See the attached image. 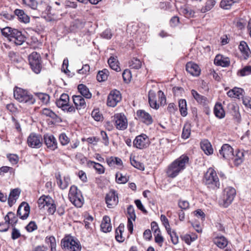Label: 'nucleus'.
Wrapping results in <instances>:
<instances>
[{
    "label": "nucleus",
    "instance_id": "obj_44",
    "mask_svg": "<svg viewBox=\"0 0 251 251\" xmlns=\"http://www.w3.org/2000/svg\"><path fill=\"white\" fill-rule=\"evenodd\" d=\"M216 1L215 0H208L204 7L202 8L201 11L205 13L211 10L215 5Z\"/></svg>",
    "mask_w": 251,
    "mask_h": 251
},
{
    "label": "nucleus",
    "instance_id": "obj_1",
    "mask_svg": "<svg viewBox=\"0 0 251 251\" xmlns=\"http://www.w3.org/2000/svg\"><path fill=\"white\" fill-rule=\"evenodd\" d=\"M189 157L185 155L180 156L171 164L167 169V174L168 177L174 178L185 168L189 162Z\"/></svg>",
    "mask_w": 251,
    "mask_h": 251
},
{
    "label": "nucleus",
    "instance_id": "obj_14",
    "mask_svg": "<svg viewBox=\"0 0 251 251\" xmlns=\"http://www.w3.org/2000/svg\"><path fill=\"white\" fill-rule=\"evenodd\" d=\"M30 213V206L25 202H23L17 210V215L22 220L26 219Z\"/></svg>",
    "mask_w": 251,
    "mask_h": 251
},
{
    "label": "nucleus",
    "instance_id": "obj_37",
    "mask_svg": "<svg viewBox=\"0 0 251 251\" xmlns=\"http://www.w3.org/2000/svg\"><path fill=\"white\" fill-rule=\"evenodd\" d=\"M179 111L181 116L185 117L187 114V104L185 100L181 99L178 101Z\"/></svg>",
    "mask_w": 251,
    "mask_h": 251
},
{
    "label": "nucleus",
    "instance_id": "obj_59",
    "mask_svg": "<svg viewBox=\"0 0 251 251\" xmlns=\"http://www.w3.org/2000/svg\"><path fill=\"white\" fill-rule=\"evenodd\" d=\"M178 206L182 210H186L189 207V203L187 201L180 200L178 202Z\"/></svg>",
    "mask_w": 251,
    "mask_h": 251
},
{
    "label": "nucleus",
    "instance_id": "obj_47",
    "mask_svg": "<svg viewBox=\"0 0 251 251\" xmlns=\"http://www.w3.org/2000/svg\"><path fill=\"white\" fill-rule=\"evenodd\" d=\"M59 140L60 144L62 146L67 145L70 141V138L65 133H62L59 135Z\"/></svg>",
    "mask_w": 251,
    "mask_h": 251
},
{
    "label": "nucleus",
    "instance_id": "obj_48",
    "mask_svg": "<svg viewBox=\"0 0 251 251\" xmlns=\"http://www.w3.org/2000/svg\"><path fill=\"white\" fill-rule=\"evenodd\" d=\"M130 66L133 69H139L141 67V61L137 58H133L129 63Z\"/></svg>",
    "mask_w": 251,
    "mask_h": 251
},
{
    "label": "nucleus",
    "instance_id": "obj_60",
    "mask_svg": "<svg viewBox=\"0 0 251 251\" xmlns=\"http://www.w3.org/2000/svg\"><path fill=\"white\" fill-rule=\"evenodd\" d=\"M122 76L125 82H127L128 81H129L131 77L130 71L125 70L122 74Z\"/></svg>",
    "mask_w": 251,
    "mask_h": 251
},
{
    "label": "nucleus",
    "instance_id": "obj_50",
    "mask_svg": "<svg viewBox=\"0 0 251 251\" xmlns=\"http://www.w3.org/2000/svg\"><path fill=\"white\" fill-rule=\"evenodd\" d=\"M167 233L170 236L172 242L173 244L176 245L178 243V237L176 235L175 231H172L171 229H170L169 231H167Z\"/></svg>",
    "mask_w": 251,
    "mask_h": 251
},
{
    "label": "nucleus",
    "instance_id": "obj_10",
    "mask_svg": "<svg viewBox=\"0 0 251 251\" xmlns=\"http://www.w3.org/2000/svg\"><path fill=\"white\" fill-rule=\"evenodd\" d=\"M28 145L32 148H40L42 146L43 139L40 135L31 133L27 138Z\"/></svg>",
    "mask_w": 251,
    "mask_h": 251
},
{
    "label": "nucleus",
    "instance_id": "obj_62",
    "mask_svg": "<svg viewBox=\"0 0 251 251\" xmlns=\"http://www.w3.org/2000/svg\"><path fill=\"white\" fill-rule=\"evenodd\" d=\"M45 241L46 243L50 244V247L52 246H56L55 238L53 236L46 237Z\"/></svg>",
    "mask_w": 251,
    "mask_h": 251
},
{
    "label": "nucleus",
    "instance_id": "obj_27",
    "mask_svg": "<svg viewBox=\"0 0 251 251\" xmlns=\"http://www.w3.org/2000/svg\"><path fill=\"white\" fill-rule=\"evenodd\" d=\"M155 94L152 91H150L148 94L149 102L150 106L154 109H157L159 107V104L155 100Z\"/></svg>",
    "mask_w": 251,
    "mask_h": 251
},
{
    "label": "nucleus",
    "instance_id": "obj_24",
    "mask_svg": "<svg viewBox=\"0 0 251 251\" xmlns=\"http://www.w3.org/2000/svg\"><path fill=\"white\" fill-rule=\"evenodd\" d=\"M101 230L104 232H110L112 229V226L110 224V219L107 216H104L100 225Z\"/></svg>",
    "mask_w": 251,
    "mask_h": 251
},
{
    "label": "nucleus",
    "instance_id": "obj_15",
    "mask_svg": "<svg viewBox=\"0 0 251 251\" xmlns=\"http://www.w3.org/2000/svg\"><path fill=\"white\" fill-rule=\"evenodd\" d=\"M220 154L225 159L230 160L234 157L233 149L228 144H224L219 151Z\"/></svg>",
    "mask_w": 251,
    "mask_h": 251
},
{
    "label": "nucleus",
    "instance_id": "obj_31",
    "mask_svg": "<svg viewBox=\"0 0 251 251\" xmlns=\"http://www.w3.org/2000/svg\"><path fill=\"white\" fill-rule=\"evenodd\" d=\"M14 30H17V29L13 28L9 26L0 28L1 34L6 38L8 41L12 36L13 33L15 32Z\"/></svg>",
    "mask_w": 251,
    "mask_h": 251
},
{
    "label": "nucleus",
    "instance_id": "obj_45",
    "mask_svg": "<svg viewBox=\"0 0 251 251\" xmlns=\"http://www.w3.org/2000/svg\"><path fill=\"white\" fill-rule=\"evenodd\" d=\"M131 164L135 168L144 171L145 169V166L143 163L137 161L135 159L134 157L133 158H130Z\"/></svg>",
    "mask_w": 251,
    "mask_h": 251
},
{
    "label": "nucleus",
    "instance_id": "obj_4",
    "mask_svg": "<svg viewBox=\"0 0 251 251\" xmlns=\"http://www.w3.org/2000/svg\"><path fill=\"white\" fill-rule=\"evenodd\" d=\"M61 245L68 251H80L81 249L79 241L72 236H65L61 240Z\"/></svg>",
    "mask_w": 251,
    "mask_h": 251
},
{
    "label": "nucleus",
    "instance_id": "obj_63",
    "mask_svg": "<svg viewBox=\"0 0 251 251\" xmlns=\"http://www.w3.org/2000/svg\"><path fill=\"white\" fill-rule=\"evenodd\" d=\"M154 240L155 242L159 244L160 246H162V244L164 242V238L161 235L160 232L155 233Z\"/></svg>",
    "mask_w": 251,
    "mask_h": 251
},
{
    "label": "nucleus",
    "instance_id": "obj_41",
    "mask_svg": "<svg viewBox=\"0 0 251 251\" xmlns=\"http://www.w3.org/2000/svg\"><path fill=\"white\" fill-rule=\"evenodd\" d=\"M35 95L43 104H47L49 103L50 97L48 94L43 93H36Z\"/></svg>",
    "mask_w": 251,
    "mask_h": 251
},
{
    "label": "nucleus",
    "instance_id": "obj_40",
    "mask_svg": "<svg viewBox=\"0 0 251 251\" xmlns=\"http://www.w3.org/2000/svg\"><path fill=\"white\" fill-rule=\"evenodd\" d=\"M88 165H93L94 168L99 174H101L104 172V168L103 166L99 163H96L92 161H88L87 163Z\"/></svg>",
    "mask_w": 251,
    "mask_h": 251
},
{
    "label": "nucleus",
    "instance_id": "obj_51",
    "mask_svg": "<svg viewBox=\"0 0 251 251\" xmlns=\"http://www.w3.org/2000/svg\"><path fill=\"white\" fill-rule=\"evenodd\" d=\"M127 218L132 219L133 221H135L136 215L135 214L134 209L132 205H129L127 207Z\"/></svg>",
    "mask_w": 251,
    "mask_h": 251
},
{
    "label": "nucleus",
    "instance_id": "obj_6",
    "mask_svg": "<svg viewBox=\"0 0 251 251\" xmlns=\"http://www.w3.org/2000/svg\"><path fill=\"white\" fill-rule=\"evenodd\" d=\"M29 64L32 70L36 74L40 73L42 65L40 54L33 52L28 56Z\"/></svg>",
    "mask_w": 251,
    "mask_h": 251
},
{
    "label": "nucleus",
    "instance_id": "obj_3",
    "mask_svg": "<svg viewBox=\"0 0 251 251\" xmlns=\"http://www.w3.org/2000/svg\"><path fill=\"white\" fill-rule=\"evenodd\" d=\"M13 93L14 98L20 102L33 104L35 102L33 96L25 90L16 87Z\"/></svg>",
    "mask_w": 251,
    "mask_h": 251
},
{
    "label": "nucleus",
    "instance_id": "obj_26",
    "mask_svg": "<svg viewBox=\"0 0 251 251\" xmlns=\"http://www.w3.org/2000/svg\"><path fill=\"white\" fill-rule=\"evenodd\" d=\"M201 147L204 152L207 155L212 154L213 150L210 143L208 140H203L201 142Z\"/></svg>",
    "mask_w": 251,
    "mask_h": 251
},
{
    "label": "nucleus",
    "instance_id": "obj_39",
    "mask_svg": "<svg viewBox=\"0 0 251 251\" xmlns=\"http://www.w3.org/2000/svg\"><path fill=\"white\" fill-rule=\"evenodd\" d=\"M191 94L197 101L201 104H204L206 101L205 97L201 95L195 90H191Z\"/></svg>",
    "mask_w": 251,
    "mask_h": 251
},
{
    "label": "nucleus",
    "instance_id": "obj_29",
    "mask_svg": "<svg viewBox=\"0 0 251 251\" xmlns=\"http://www.w3.org/2000/svg\"><path fill=\"white\" fill-rule=\"evenodd\" d=\"M78 90L81 96L86 99H90L92 97V94L90 92L89 89L84 84H81L78 85Z\"/></svg>",
    "mask_w": 251,
    "mask_h": 251
},
{
    "label": "nucleus",
    "instance_id": "obj_7",
    "mask_svg": "<svg viewBox=\"0 0 251 251\" xmlns=\"http://www.w3.org/2000/svg\"><path fill=\"white\" fill-rule=\"evenodd\" d=\"M69 97L67 94H62L59 100L56 101L57 107L61 108L63 111L69 112H75V108L69 105Z\"/></svg>",
    "mask_w": 251,
    "mask_h": 251
},
{
    "label": "nucleus",
    "instance_id": "obj_9",
    "mask_svg": "<svg viewBox=\"0 0 251 251\" xmlns=\"http://www.w3.org/2000/svg\"><path fill=\"white\" fill-rule=\"evenodd\" d=\"M133 144L134 147L139 149H143L149 146L150 141L146 134H142L136 137L133 142Z\"/></svg>",
    "mask_w": 251,
    "mask_h": 251
},
{
    "label": "nucleus",
    "instance_id": "obj_25",
    "mask_svg": "<svg viewBox=\"0 0 251 251\" xmlns=\"http://www.w3.org/2000/svg\"><path fill=\"white\" fill-rule=\"evenodd\" d=\"M214 63L218 66L226 67L229 66L230 62L228 58L225 57L221 55H217L215 58Z\"/></svg>",
    "mask_w": 251,
    "mask_h": 251
},
{
    "label": "nucleus",
    "instance_id": "obj_11",
    "mask_svg": "<svg viewBox=\"0 0 251 251\" xmlns=\"http://www.w3.org/2000/svg\"><path fill=\"white\" fill-rule=\"evenodd\" d=\"M114 121L115 126L119 130H125L127 126V121L126 116L121 113L115 115Z\"/></svg>",
    "mask_w": 251,
    "mask_h": 251
},
{
    "label": "nucleus",
    "instance_id": "obj_38",
    "mask_svg": "<svg viewBox=\"0 0 251 251\" xmlns=\"http://www.w3.org/2000/svg\"><path fill=\"white\" fill-rule=\"evenodd\" d=\"M106 161L109 166H113L114 165L122 166L123 162L122 160L117 157L111 156L107 158Z\"/></svg>",
    "mask_w": 251,
    "mask_h": 251
},
{
    "label": "nucleus",
    "instance_id": "obj_34",
    "mask_svg": "<svg viewBox=\"0 0 251 251\" xmlns=\"http://www.w3.org/2000/svg\"><path fill=\"white\" fill-rule=\"evenodd\" d=\"M214 243L220 248L223 249L227 245V241L224 236L217 237L214 240Z\"/></svg>",
    "mask_w": 251,
    "mask_h": 251
},
{
    "label": "nucleus",
    "instance_id": "obj_43",
    "mask_svg": "<svg viewBox=\"0 0 251 251\" xmlns=\"http://www.w3.org/2000/svg\"><path fill=\"white\" fill-rule=\"evenodd\" d=\"M42 113L43 115L49 117L53 120H56L58 118V116L54 112L48 108L43 109Z\"/></svg>",
    "mask_w": 251,
    "mask_h": 251
},
{
    "label": "nucleus",
    "instance_id": "obj_33",
    "mask_svg": "<svg viewBox=\"0 0 251 251\" xmlns=\"http://www.w3.org/2000/svg\"><path fill=\"white\" fill-rule=\"evenodd\" d=\"M244 92V90L239 88H234L232 90H229L227 92V95L228 97L231 98H237L239 99L241 96H242V94Z\"/></svg>",
    "mask_w": 251,
    "mask_h": 251
},
{
    "label": "nucleus",
    "instance_id": "obj_52",
    "mask_svg": "<svg viewBox=\"0 0 251 251\" xmlns=\"http://www.w3.org/2000/svg\"><path fill=\"white\" fill-rule=\"evenodd\" d=\"M46 208L50 214L53 215L55 213L56 210V206L53 199L52 202H50Z\"/></svg>",
    "mask_w": 251,
    "mask_h": 251
},
{
    "label": "nucleus",
    "instance_id": "obj_8",
    "mask_svg": "<svg viewBox=\"0 0 251 251\" xmlns=\"http://www.w3.org/2000/svg\"><path fill=\"white\" fill-rule=\"evenodd\" d=\"M223 197V206L227 207L233 201L236 195L235 189L231 187H228L225 189Z\"/></svg>",
    "mask_w": 251,
    "mask_h": 251
},
{
    "label": "nucleus",
    "instance_id": "obj_58",
    "mask_svg": "<svg viewBox=\"0 0 251 251\" xmlns=\"http://www.w3.org/2000/svg\"><path fill=\"white\" fill-rule=\"evenodd\" d=\"M93 220V218L91 216H87L83 221V224L86 228H91V224Z\"/></svg>",
    "mask_w": 251,
    "mask_h": 251
},
{
    "label": "nucleus",
    "instance_id": "obj_2",
    "mask_svg": "<svg viewBox=\"0 0 251 251\" xmlns=\"http://www.w3.org/2000/svg\"><path fill=\"white\" fill-rule=\"evenodd\" d=\"M203 182L208 188L213 190L219 188L220 185L217 173L211 168H209L205 173L203 178Z\"/></svg>",
    "mask_w": 251,
    "mask_h": 251
},
{
    "label": "nucleus",
    "instance_id": "obj_36",
    "mask_svg": "<svg viewBox=\"0 0 251 251\" xmlns=\"http://www.w3.org/2000/svg\"><path fill=\"white\" fill-rule=\"evenodd\" d=\"M238 2V0H222L220 7L224 9H230L233 4Z\"/></svg>",
    "mask_w": 251,
    "mask_h": 251
},
{
    "label": "nucleus",
    "instance_id": "obj_54",
    "mask_svg": "<svg viewBox=\"0 0 251 251\" xmlns=\"http://www.w3.org/2000/svg\"><path fill=\"white\" fill-rule=\"evenodd\" d=\"M92 116L95 120L100 121L103 118L102 115L100 113L98 109H94L92 112Z\"/></svg>",
    "mask_w": 251,
    "mask_h": 251
},
{
    "label": "nucleus",
    "instance_id": "obj_13",
    "mask_svg": "<svg viewBox=\"0 0 251 251\" xmlns=\"http://www.w3.org/2000/svg\"><path fill=\"white\" fill-rule=\"evenodd\" d=\"M105 201L109 208H113L119 202L118 194L114 190L110 191L106 196Z\"/></svg>",
    "mask_w": 251,
    "mask_h": 251
},
{
    "label": "nucleus",
    "instance_id": "obj_57",
    "mask_svg": "<svg viewBox=\"0 0 251 251\" xmlns=\"http://www.w3.org/2000/svg\"><path fill=\"white\" fill-rule=\"evenodd\" d=\"M191 130L188 126H184L183 128L182 133V138L183 139H187L190 135Z\"/></svg>",
    "mask_w": 251,
    "mask_h": 251
},
{
    "label": "nucleus",
    "instance_id": "obj_22",
    "mask_svg": "<svg viewBox=\"0 0 251 251\" xmlns=\"http://www.w3.org/2000/svg\"><path fill=\"white\" fill-rule=\"evenodd\" d=\"M239 49L242 53L243 58L247 59L251 55V52L247 43L244 41H241L239 45Z\"/></svg>",
    "mask_w": 251,
    "mask_h": 251
},
{
    "label": "nucleus",
    "instance_id": "obj_53",
    "mask_svg": "<svg viewBox=\"0 0 251 251\" xmlns=\"http://www.w3.org/2000/svg\"><path fill=\"white\" fill-rule=\"evenodd\" d=\"M160 220L162 224L165 226L167 231H169L170 228L169 221L167 217L164 215H161L160 216Z\"/></svg>",
    "mask_w": 251,
    "mask_h": 251
},
{
    "label": "nucleus",
    "instance_id": "obj_56",
    "mask_svg": "<svg viewBox=\"0 0 251 251\" xmlns=\"http://www.w3.org/2000/svg\"><path fill=\"white\" fill-rule=\"evenodd\" d=\"M116 179L119 183H125L128 179L126 176H123L121 174L117 173L116 175Z\"/></svg>",
    "mask_w": 251,
    "mask_h": 251
},
{
    "label": "nucleus",
    "instance_id": "obj_64",
    "mask_svg": "<svg viewBox=\"0 0 251 251\" xmlns=\"http://www.w3.org/2000/svg\"><path fill=\"white\" fill-rule=\"evenodd\" d=\"M97 80L100 81H103L107 79V75L104 74V72L102 71H99L97 75Z\"/></svg>",
    "mask_w": 251,
    "mask_h": 251
},
{
    "label": "nucleus",
    "instance_id": "obj_42",
    "mask_svg": "<svg viewBox=\"0 0 251 251\" xmlns=\"http://www.w3.org/2000/svg\"><path fill=\"white\" fill-rule=\"evenodd\" d=\"M214 114L219 118H223L225 116V112L221 104H216L214 107Z\"/></svg>",
    "mask_w": 251,
    "mask_h": 251
},
{
    "label": "nucleus",
    "instance_id": "obj_12",
    "mask_svg": "<svg viewBox=\"0 0 251 251\" xmlns=\"http://www.w3.org/2000/svg\"><path fill=\"white\" fill-rule=\"evenodd\" d=\"M121 95L119 91H112L108 96L107 104L109 106L115 107L121 101Z\"/></svg>",
    "mask_w": 251,
    "mask_h": 251
},
{
    "label": "nucleus",
    "instance_id": "obj_23",
    "mask_svg": "<svg viewBox=\"0 0 251 251\" xmlns=\"http://www.w3.org/2000/svg\"><path fill=\"white\" fill-rule=\"evenodd\" d=\"M56 179V183L59 187L62 190L65 189L68 186L70 179L68 176H64L63 180L61 178L60 174H57L55 176Z\"/></svg>",
    "mask_w": 251,
    "mask_h": 251
},
{
    "label": "nucleus",
    "instance_id": "obj_30",
    "mask_svg": "<svg viewBox=\"0 0 251 251\" xmlns=\"http://www.w3.org/2000/svg\"><path fill=\"white\" fill-rule=\"evenodd\" d=\"M108 63L112 70L116 72H120L121 71L117 57L111 56L108 60Z\"/></svg>",
    "mask_w": 251,
    "mask_h": 251
},
{
    "label": "nucleus",
    "instance_id": "obj_46",
    "mask_svg": "<svg viewBox=\"0 0 251 251\" xmlns=\"http://www.w3.org/2000/svg\"><path fill=\"white\" fill-rule=\"evenodd\" d=\"M251 74V66H246L243 69L239 70L238 72V75L241 76H244Z\"/></svg>",
    "mask_w": 251,
    "mask_h": 251
},
{
    "label": "nucleus",
    "instance_id": "obj_17",
    "mask_svg": "<svg viewBox=\"0 0 251 251\" xmlns=\"http://www.w3.org/2000/svg\"><path fill=\"white\" fill-rule=\"evenodd\" d=\"M14 31L16 32L13 33V35L9 40V41L16 45H22L25 40V36L18 29L14 30Z\"/></svg>",
    "mask_w": 251,
    "mask_h": 251
},
{
    "label": "nucleus",
    "instance_id": "obj_5",
    "mask_svg": "<svg viewBox=\"0 0 251 251\" xmlns=\"http://www.w3.org/2000/svg\"><path fill=\"white\" fill-rule=\"evenodd\" d=\"M69 198L71 202L77 207H81L83 204V198L81 192L77 187L72 186L69 193Z\"/></svg>",
    "mask_w": 251,
    "mask_h": 251
},
{
    "label": "nucleus",
    "instance_id": "obj_21",
    "mask_svg": "<svg viewBox=\"0 0 251 251\" xmlns=\"http://www.w3.org/2000/svg\"><path fill=\"white\" fill-rule=\"evenodd\" d=\"M73 102L77 109L85 108L86 104L84 99L80 95H74L73 97Z\"/></svg>",
    "mask_w": 251,
    "mask_h": 251
},
{
    "label": "nucleus",
    "instance_id": "obj_35",
    "mask_svg": "<svg viewBox=\"0 0 251 251\" xmlns=\"http://www.w3.org/2000/svg\"><path fill=\"white\" fill-rule=\"evenodd\" d=\"M244 152L242 151H237L236 155H234V157L231 159H233L234 164L236 166L240 165L244 160Z\"/></svg>",
    "mask_w": 251,
    "mask_h": 251
},
{
    "label": "nucleus",
    "instance_id": "obj_61",
    "mask_svg": "<svg viewBox=\"0 0 251 251\" xmlns=\"http://www.w3.org/2000/svg\"><path fill=\"white\" fill-rule=\"evenodd\" d=\"M37 228V226L34 222L31 221L26 226V229L28 232H32Z\"/></svg>",
    "mask_w": 251,
    "mask_h": 251
},
{
    "label": "nucleus",
    "instance_id": "obj_20",
    "mask_svg": "<svg viewBox=\"0 0 251 251\" xmlns=\"http://www.w3.org/2000/svg\"><path fill=\"white\" fill-rule=\"evenodd\" d=\"M20 193L21 190L19 188H15L11 191L8 198V203L10 206H12L16 202Z\"/></svg>",
    "mask_w": 251,
    "mask_h": 251
},
{
    "label": "nucleus",
    "instance_id": "obj_28",
    "mask_svg": "<svg viewBox=\"0 0 251 251\" xmlns=\"http://www.w3.org/2000/svg\"><path fill=\"white\" fill-rule=\"evenodd\" d=\"M15 15L17 16L19 20L24 23L29 22V17L24 12L23 10L16 9L14 11Z\"/></svg>",
    "mask_w": 251,
    "mask_h": 251
},
{
    "label": "nucleus",
    "instance_id": "obj_16",
    "mask_svg": "<svg viewBox=\"0 0 251 251\" xmlns=\"http://www.w3.org/2000/svg\"><path fill=\"white\" fill-rule=\"evenodd\" d=\"M138 119L147 125H150L153 123V119L151 116L144 110H139L137 111Z\"/></svg>",
    "mask_w": 251,
    "mask_h": 251
},
{
    "label": "nucleus",
    "instance_id": "obj_19",
    "mask_svg": "<svg viewBox=\"0 0 251 251\" xmlns=\"http://www.w3.org/2000/svg\"><path fill=\"white\" fill-rule=\"evenodd\" d=\"M186 70L188 73L193 76H198L200 74V69L199 66L191 62L186 64Z\"/></svg>",
    "mask_w": 251,
    "mask_h": 251
},
{
    "label": "nucleus",
    "instance_id": "obj_55",
    "mask_svg": "<svg viewBox=\"0 0 251 251\" xmlns=\"http://www.w3.org/2000/svg\"><path fill=\"white\" fill-rule=\"evenodd\" d=\"M196 238H197V236L194 235L191 236V235H190L189 234H186V235H184L182 237L183 240L187 244H190V243L192 242L195 241Z\"/></svg>",
    "mask_w": 251,
    "mask_h": 251
},
{
    "label": "nucleus",
    "instance_id": "obj_18",
    "mask_svg": "<svg viewBox=\"0 0 251 251\" xmlns=\"http://www.w3.org/2000/svg\"><path fill=\"white\" fill-rule=\"evenodd\" d=\"M44 140L45 144L50 150L54 151L57 148V141L53 135H45Z\"/></svg>",
    "mask_w": 251,
    "mask_h": 251
},
{
    "label": "nucleus",
    "instance_id": "obj_49",
    "mask_svg": "<svg viewBox=\"0 0 251 251\" xmlns=\"http://www.w3.org/2000/svg\"><path fill=\"white\" fill-rule=\"evenodd\" d=\"M23 3L31 8L32 9H36L38 6V2L36 0H23Z\"/></svg>",
    "mask_w": 251,
    "mask_h": 251
},
{
    "label": "nucleus",
    "instance_id": "obj_32",
    "mask_svg": "<svg viewBox=\"0 0 251 251\" xmlns=\"http://www.w3.org/2000/svg\"><path fill=\"white\" fill-rule=\"evenodd\" d=\"M124 231V225L121 224L115 231V238L119 242H123L125 240V237L123 236V232Z\"/></svg>",
    "mask_w": 251,
    "mask_h": 251
}]
</instances>
